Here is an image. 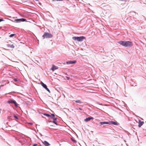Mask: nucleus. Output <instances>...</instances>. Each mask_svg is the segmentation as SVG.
<instances>
[{"label":"nucleus","instance_id":"f257e3e1","mask_svg":"<svg viewBox=\"0 0 146 146\" xmlns=\"http://www.w3.org/2000/svg\"><path fill=\"white\" fill-rule=\"evenodd\" d=\"M118 42L125 47H130L133 46L132 42L129 41H120Z\"/></svg>","mask_w":146,"mask_h":146},{"label":"nucleus","instance_id":"f03ea898","mask_svg":"<svg viewBox=\"0 0 146 146\" xmlns=\"http://www.w3.org/2000/svg\"><path fill=\"white\" fill-rule=\"evenodd\" d=\"M72 38L73 40L75 41L80 42L83 41L84 39H85L86 38L84 36L80 37L73 36L72 37Z\"/></svg>","mask_w":146,"mask_h":146},{"label":"nucleus","instance_id":"7ed1b4c3","mask_svg":"<svg viewBox=\"0 0 146 146\" xmlns=\"http://www.w3.org/2000/svg\"><path fill=\"white\" fill-rule=\"evenodd\" d=\"M42 36L43 38L44 39L45 38H51L52 37V35L50 33L47 32H45Z\"/></svg>","mask_w":146,"mask_h":146},{"label":"nucleus","instance_id":"20e7f679","mask_svg":"<svg viewBox=\"0 0 146 146\" xmlns=\"http://www.w3.org/2000/svg\"><path fill=\"white\" fill-rule=\"evenodd\" d=\"M26 21V20L24 18H21L16 19H15L14 21H13L15 23H20L21 22H24Z\"/></svg>","mask_w":146,"mask_h":146},{"label":"nucleus","instance_id":"39448f33","mask_svg":"<svg viewBox=\"0 0 146 146\" xmlns=\"http://www.w3.org/2000/svg\"><path fill=\"white\" fill-rule=\"evenodd\" d=\"M7 102L9 103L14 104L16 107L17 106V104L14 100H11L8 101Z\"/></svg>","mask_w":146,"mask_h":146},{"label":"nucleus","instance_id":"423d86ee","mask_svg":"<svg viewBox=\"0 0 146 146\" xmlns=\"http://www.w3.org/2000/svg\"><path fill=\"white\" fill-rule=\"evenodd\" d=\"M109 122L110 123H109V124H113L115 125H119V123H118L117 121H109Z\"/></svg>","mask_w":146,"mask_h":146},{"label":"nucleus","instance_id":"0eeeda50","mask_svg":"<svg viewBox=\"0 0 146 146\" xmlns=\"http://www.w3.org/2000/svg\"><path fill=\"white\" fill-rule=\"evenodd\" d=\"M76 62V60L72 61L70 60L67 61L66 62L67 64H75Z\"/></svg>","mask_w":146,"mask_h":146},{"label":"nucleus","instance_id":"6e6552de","mask_svg":"<svg viewBox=\"0 0 146 146\" xmlns=\"http://www.w3.org/2000/svg\"><path fill=\"white\" fill-rule=\"evenodd\" d=\"M93 118L92 117H88L84 119V121L86 122H88V121H89L91 119H93Z\"/></svg>","mask_w":146,"mask_h":146},{"label":"nucleus","instance_id":"1a4fd4ad","mask_svg":"<svg viewBox=\"0 0 146 146\" xmlns=\"http://www.w3.org/2000/svg\"><path fill=\"white\" fill-rule=\"evenodd\" d=\"M42 143L46 146H49L50 145L48 142L45 141H44Z\"/></svg>","mask_w":146,"mask_h":146},{"label":"nucleus","instance_id":"9d476101","mask_svg":"<svg viewBox=\"0 0 146 146\" xmlns=\"http://www.w3.org/2000/svg\"><path fill=\"white\" fill-rule=\"evenodd\" d=\"M144 123V122L142 121H141L140 120H139V123H138V126L139 127H141V126L143 125Z\"/></svg>","mask_w":146,"mask_h":146},{"label":"nucleus","instance_id":"9b49d317","mask_svg":"<svg viewBox=\"0 0 146 146\" xmlns=\"http://www.w3.org/2000/svg\"><path fill=\"white\" fill-rule=\"evenodd\" d=\"M100 123L102 125H104L106 124H109V123H110L109 122V121L108 122H105V121H103V122H100Z\"/></svg>","mask_w":146,"mask_h":146},{"label":"nucleus","instance_id":"f8f14e48","mask_svg":"<svg viewBox=\"0 0 146 146\" xmlns=\"http://www.w3.org/2000/svg\"><path fill=\"white\" fill-rule=\"evenodd\" d=\"M58 69L57 66H56L54 65H53L51 68V70H52L54 71V70H56Z\"/></svg>","mask_w":146,"mask_h":146},{"label":"nucleus","instance_id":"ddd939ff","mask_svg":"<svg viewBox=\"0 0 146 146\" xmlns=\"http://www.w3.org/2000/svg\"><path fill=\"white\" fill-rule=\"evenodd\" d=\"M41 85L45 89L46 88V87H47V86L45 84H44L43 83L41 82Z\"/></svg>","mask_w":146,"mask_h":146},{"label":"nucleus","instance_id":"4468645a","mask_svg":"<svg viewBox=\"0 0 146 146\" xmlns=\"http://www.w3.org/2000/svg\"><path fill=\"white\" fill-rule=\"evenodd\" d=\"M43 115H44L48 117H51V115H49L48 114L44 113Z\"/></svg>","mask_w":146,"mask_h":146},{"label":"nucleus","instance_id":"2eb2a0df","mask_svg":"<svg viewBox=\"0 0 146 146\" xmlns=\"http://www.w3.org/2000/svg\"><path fill=\"white\" fill-rule=\"evenodd\" d=\"M14 36H15V37L16 36V35L15 34H12L9 36V37H11Z\"/></svg>","mask_w":146,"mask_h":146},{"label":"nucleus","instance_id":"dca6fc26","mask_svg":"<svg viewBox=\"0 0 146 146\" xmlns=\"http://www.w3.org/2000/svg\"><path fill=\"white\" fill-rule=\"evenodd\" d=\"M8 46L12 48L14 47V46L13 44H9Z\"/></svg>","mask_w":146,"mask_h":146},{"label":"nucleus","instance_id":"f3484780","mask_svg":"<svg viewBox=\"0 0 146 146\" xmlns=\"http://www.w3.org/2000/svg\"><path fill=\"white\" fill-rule=\"evenodd\" d=\"M75 101L77 103H82V102H81L80 100H75Z\"/></svg>","mask_w":146,"mask_h":146},{"label":"nucleus","instance_id":"a211bd4d","mask_svg":"<svg viewBox=\"0 0 146 146\" xmlns=\"http://www.w3.org/2000/svg\"><path fill=\"white\" fill-rule=\"evenodd\" d=\"M52 122L54 123H55V124H56V125H57V123L54 120H53V121H52Z\"/></svg>","mask_w":146,"mask_h":146},{"label":"nucleus","instance_id":"6ab92c4d","mask_svg":"<svg viewBox=\"0 0 146 146\" xmlns=\"http://www.w3.org/2000/svg\"><path fill=\"white\" fill-rule=\"evenodd\" d=\"M47 91H48L49 92H50V91L49 90L47 87L45 89Z\"/></svg>","mask_w":146,"mask_h":146},{"label":"nucleus","instance_id":"aec40b11","mask_svg":"<svg viewBox=\"0 0 146 146\" xmlns=\"http://www.w3.org/2000/svg\"><path fill=\"white\" fill-rule=\"evenodd\" d=\"M51 116H52V118H53L54 117L55 115H54V114H51V115H50Z\"/></svg>","mask_w":146,"mask_h":146},{"label":"nucleus","instance_id":"412c9836","mask_svg":"<svg viewBox=\"0 0 146 146\" xmlns=\"http://www.w3.org/2000/svg\"><path fill=\"white\" fill-rule=\"evenodd\" d=\"M14 117L16 119H18V117L17 116L15 115H14Z\"/></svg>","mask_w":146,"mask_h":146},{"label":"nucleus","instance_id":"4be33fe9","mask_svg":"<svg viewBox=\"0 0 146 146\" xmlns=\"http://www.w3.org/2000/svg\"><path fill=\"white\" fill-rule=\"evenodd\" d=\"M14 80L15 82H17L18 81L17 79L16 78L14 79Z\"/></svg>","mask_w":146,"mask_h":146},{"label":"nucleus","instance_id":"5701e85b","mask_svg":"<svg viewBox=\"0 0 146 146\" xmlns=\"http://www.w3.org/2000/svg\"><path fill=\"white\" fill-rule=\"evenodd\" d=\"M66 78H67V80H68L70 79V77L68 76H66Z\"/></svg>","mask_w":146,"mask_h":146},{"label":"nucleus","instance_id":"b1692460","mask_svg":"<svg viewBox=\"0 0 146 146\" xmlns=\"http://www.w3.org/2000/svg\"><path fill=\"white\" fill-rule=\"evenodd\" d=\"M4 21V20L3 19H0V22Z\"/></svg>","mask_w":146,"mask_h":146},{"label":"nucleus","instance_id":"393cba45","mask_svg":"<svg viewBox=\"0 0 146 146\" xmlns=\"http://www.w3.org/2000/svg\"><path fill=\"white\" fill-rule=\"evenodd\" d=\"M52 119H54V120H54V121L56 120V119H57V118H54H54H52Z\"/></svg>","mask_w":146,"mask_h":146},{"label":"nucleus","instance_id":"a878e982","mask_svg":"<svg viewBox=\"0 0 146 146\" xmlns=\"http://www.w3.org/2000/svg\"><path fill=\"white\" fill-rule=\"evenodd\" d=\"M28 124L31 125H32L33 124V123H29Z\"/></svg>","mask_w":146,"mask_h":146},{"label":"nucleus","instance_id":"bb28decb","mask_svg":"<svg viewBox=\"0 0 146 146\" xmlns=\"http://www.w3.org/2000/svg\"><path fill=\"white\" fill-rule=\"evenodd\" d=\"M37 145L36 144H34L33 145V146H35Z\"/></svg>","mask_w":146,"mask_h":146},{"label":"nucleus","instance_id":"cd10ccee","mask_svg":"<svg viewBox=\"0 0 146 146\" xmlns=\"http://www.w3.org/2000/svg\"><path fill=\"white\" fill-rule=\"evenodd\" d=\"M79 109L80 110H82V109L80 108H79Z\"/></svg>","mask_w":146,"mask_h":146}]
</instances>
